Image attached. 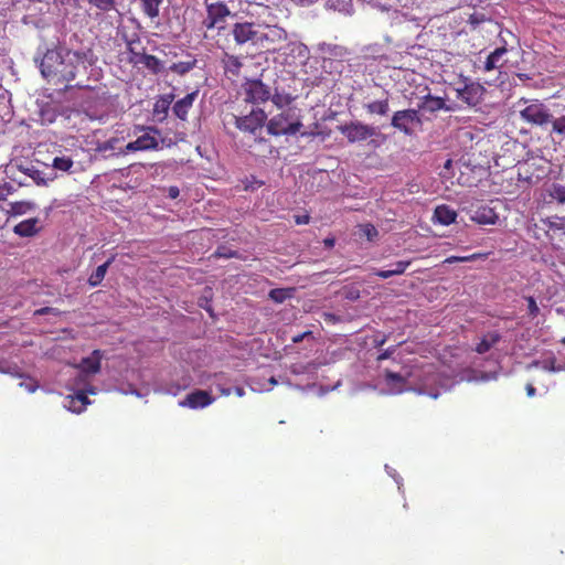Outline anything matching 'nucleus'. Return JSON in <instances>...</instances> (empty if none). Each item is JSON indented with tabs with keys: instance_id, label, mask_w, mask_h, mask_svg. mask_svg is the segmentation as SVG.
<instances>
[{
	"instance_id": "f257e3e1",
	"label": "nucleus",
	"mask_w": 565,
	"mask_h": 565,
	"mask_svg": "<svg viewBox=\"0 0 565 565\" xmlns=\"http://www.w3.org/2000/svg\"><path fill=\"white\" fill-rule=\"evenodd\" d=\"M86 53L55 46L49 49L40 62V71L44 78L54 84L68 83L75 79L77 65L84 63Z\"/></svg>"
},
{
	"instance_id": "f03ea898",
	"label": "nucleus",
	"mask_w": 565,
	"mask_h": 565,
	"mask_svg": "<svg viewBox=\"0 0 565 565\" xmlns=\"http://www.w3.org/2000/svg\"><path fill=\"white\" fill-rule=\"evenodd\" d=\"M259 15L266 17V19L259 21V49L275 52L287 41L288 33L277 24V18L271 13V9L268 6L262 7Z\"/></svg>"
},
{
	"instance_id": "7ed1b4c3",
	"label": "nucleus",
	"mask_w": 565,
	"mask_h": 565,
	"mask_svg": "<svg viewBox=\"0 0 565 565\" xmlns=\"http://www.w3.org/2000/svg\"><path fill=\"white\" fill-rule=\"evenodd\" d=\"M338 129L350 143L365 141L371 138L369 146L375 149L386 140V136L379 132L376 127L362 121H350L339 126Z\"/></svg>"
},
{
	"instance_id": "20e7f679",
	"label": "nucleus",
	"mask_w": 565,
	"mask_h": 565,
	"mask_svg": "<svg viewBox=\"0 0 565 565\" xmlns=\"http://www.w3.org/2000/svg\"><path fill=\"white\" fill-rule=\"evenodd\" d=\"M302 122L290 110L281 111L267 122V131L271 136H292L300 131Z\"/></svg>"
},
{
	"instance_id": "39448f33",
	"label": "nucleus",
	"mask_w": 565,
	"mask_h": 565,
	"mask_svg": "<svg viewBox=\"0 0 565 565\" xmlns=\"http://www.w3.org/2000/svg\"><path fill=\"white\" fill-rule=\"evenodd\" d=\"M391 126L405 136H413L416 128L423 126L419 109L408 108L395 111L391 119Z\"/></svg>"
},
{
	"instance_id": "423d86ee",
	"label": "nucleus",
	"mask_w": 565,
	"mask_h": 565,
	"mask_svg": "<svg viewBox=\"0 0 565 565\" xmlns=\"http://www.w3.org/2000/svg\"><path fill=\"white\" fill-rule=\"evenodd\" d=\"M260 25L258 22H235L231 29V35L238 46L249 44L259 47Z\"/></svg>"
},
{
	"instance_id": "0eeeda50",
	"label": "nucleus",
	"mask_w": 565,
	"mask_h": 565,
	"mask_svg": "<svg viewBox=\"0 0 565 565\" xmlns=\"http://www.w3.org/2000/svg\"><path fill=\"white\" fill-rule=\"evenodd\" d=\"M520 117L529 125L545 127L551 124L553 115L545 104L534 99L520 110Z\"/></svg>"
},
{
	"instance_id": "6e6552de",
	"label": "nucleus",
	"mask_w": 565,
	"mask_h": 565,
	"mask_svg": "<svg viewBox=\"0 0 565 565\" xmlns=\"http://www.w3.org/2000/svg\"><path fill=\"white\" fill-rule=\"evenodd\" d=\"M138 129L145 131V134L136 140L128 142L122 153L158 149L159 142L157 137L160 136V130L154 126H141Z\"/></svg>"
},
{
	"instance_id": "1a4fd4ad",
	"label": "nucleus",
	"mask_w": 565,
	"mask_h": 565,
	"mask_svg": "<svg viewBox=\"0 0 565 565\" xmlns=\"http://www.w3.org/2000/svg\"><path fill=\"white\" fill-rule=\"evenodd\" d=\"M457 99L468 107H477L483 100L486 88L478 82L465 81L462 86L455 88Z\"/></svg>"
},
{
	"instance_id": "9d476101",
	"label": "nucleus",
	"mask_w": 565,
	"mask_h": 565,
	"mask_svg": "<svg viewBox=\"0 0 565 565\" xmlns=\"http://www.w3.org/2000/svg\"><path fill=\"white\" fill-rule=\"evenodd\" d=\"M234 125L243 132L256 134L267 120V114L262 108H254L246 116L233 115Z\"/></svg>"
},
{
	"instance_id": "9b49d317",
	"label": "nucleus",
	"mask_w": 565,
	"mask_h": 565,
	"mask_svg": "<svg viewBox=\"0 0 565 565\" xmlns=\"http://www.w3.org/2000/svg\"><path fill=\"white\" fill-rule=\"evenodd\" d=\"M206 6V19L204 20L203 24L207 30H212L217 28L218 30H222L223 26L221 23H224L226 18L231 14V11L228 7L221 2H207L205 1Z\"/></svg>"
},
{
	"instance_id": "f8f14e48",
	"label": "nucleus",
	"mask_w": 565,
	"mask_h": 565,
	"mask_svg": "<svg viewBox=\"0 0 565 565\" xmlns=\"http://www.w3.org/2000/svg\"><path fill=\"white\" fill-rule=\"evenodd\" d=\"M245 102L254 105L263 104L270 98V89L260 79H249L243 85Z\"/></svg>"
},
{
	"instance_id": "ddd939ff",
	"label": "nucleus",
	"mask_w": 565,
	"mask_h": 565,
	"mask_svg": "<svg viewBox=\"0 0 565 565\" xmlns=\"http://www.w3.org/2000/svg\"><path fill=\"white\" fill-rule=\"evenodd\" d=\"M469 213L470 220L480 225H494L499 220L495 210L488 204L471 206Z\"/></svg>"
},
{
	"instance_id": "4468645a",
	"label": "nucleus",
	"mask_w": 565,
	"mask_h": 565,
	"mask_svg": "<svg viewBox=\"0 0 565 565\" xmlns=\"http://www.w3.org/2000/svg\"><path fill=\"white\" fill-rule=\"evenodd\" d=\"M214 398L206 391L195 390L186 395V397L179 402V406L192 409L204 408L211 405Z\"/></svg>"
},
{
	"instance_id": "2eb2a0df",
	"label": "nucleus",
	"mask_w": 565,
	"mask_h": 565,
	"mask_svg": "<svg viewBox=\"0 0 565 565\" xmlns=\"http://www.w3.org/2000/svg\"><path fill=\"white\" fill-rule=\"evenodd\" d=\"M418 107L419 109L430 114L437 113L439 110L456 111L459 108L457 104L448 105L443 97L433 96L430 94L422 98Z\"/></svg>"
},
{
	"instance_id": "dca6fc26",
	"label": "nucleus",
	"mask_w": 565,
	"mask_h": 565,
	"mask_svg": "<svg viewBox=\"0 0 565 565\" xmlns=\"http://www.w3.org/2000/svg\"><path fill=\"white\" fill-rule=\"evenodd\" d=\"M199 92L194 90L183 98L177 100L172 107L173 114L181 120H186L189 110L192 108Z\"/></svg>"
},
{
	"instance_id": "f3484780",
	"label": "nucleus",
	"mask_w": 565,
	"mask_h": 565,
	"mask_svg": "<svg viewBox=\"0 0 565 565\" xmlns=\"http://www.w3.org/2000/svg\"><path fill=\"white\" fill-rule=\"evenodd\" d=\"M102 359L103 352L100 350H94L89 356L81 360L78 367L85 374H96L100 371Z\"/></svg>"
},
{
	"instance_id": "a211bd4d",
	"label": "nucleus",
	"mask_w": 565,
	"mask_h": 565,
	"mask_svg": "<svg viewBox=\"0 0 565 565\" xmlns=\"http://www.w3.org/2000/svg\"><path fill=\"white\" fill-rule=\"evenodd\" d=\"M67 404L65 407L73 413H82L88 404H90L86 391H78L75 395L66 397Z\"/></svg>"
},
{
	"instance_id": "6ab92c4d",
	"label": "nucleus",
	"mask_w": 565,
	"mask_h": 565,
	"mask_svg": "<svg viewBox=\"0 0 565 565\" xmlns=\"http://www.w3.org/2000/svg\"><path fill=\"white\" fill-rule=\"evenodd\" d=\"M38 223L36 217L24 220L13 227V232L21 237L34 236L39 232Z\"/></svg>"
},
{
	"instance_id": "aec40b11",
	"label": "nucleus",
	"mask_w": 565,
	"mask_h": 565,
	"mask_svg": "<svg viewBox=\"0 0 565 565\" xmlns=\"http://www.w3.org/2000/svg\"><path fill=\"white\" fill-rule=\"evenodd\" d=\"M126 46L130 54L129 62L132 64H136V61L146 53V47L142 45L140 38L136 34L132 39H126Z\"/></svg>"
},
{
	"instance_id": "412c9836",
	"label": "nucleus",
	"mask_w": 565,
	"mask_h": 565,
	"mask_svg": "<svg viewBox=\"0 0 565 565\" xmlns=\"http://www.w3.org/2000/svg\"><path fill=\"white\" fill-rule=\"evenodd\" d=\"M501 340V334L497 331L486 333L480 342L476 345L475 351L479 354L489 352Z\"/></svg>"
},
{
	"instance_id": "4be33fe9",
	"label": "nucleus",
	"mask_w": 565,
	"mask_h": 565,
	"mask_svg": "<svg viewBox=\"0 0 565 565\" xmlns=\"http://www.w3.org/2000/svg\"><path fill=\"white\" fill-rule=\"evenodd\" d=\"M386 97L380 100H374L364 105V109L370 115L386 116L390 111L388 92H385Z\"/></svg>"
},
{
	"instance_id": "5701e85b",
	"label": "nucleus",
	"mask_w": 565,
	"mask_h": 565,
	"mask_svg": "<svg viewBox=\"0 0 565 565\" xmlns=\"http://www.w3.org/2000/svg\"><path fill=\"white\" fill-rule=\"evenodd\" d=\"M456 211L450 209L448 205L443 204L435 209L434 218L443 225H450L456 221Z\"/></svg>"
},
{
	"instance_id": "b1692460",
	"label": "nucleus",
	"mask_w": 565,
	"mask_h": 565,
	"mask_svg": "<svg viewBox=\"0 0 565 565\" xmlns=\"http://www.w3.org/2000/svg\"><path fill=\"white\" fill-rule=\"evenodd\" d=\"M142 64L152 74H159L163 70V63L154 55L145 53L139 60L136 61L135 65Z\"/></svg>"
},
{
	"instance_id": "393cba45",
	"label": "nucleus",
	"mask_w": 565,
	"mask_h": 565,
	"mask_svg": "<svg viewBox=\"0 0 565 565\" xmlns=\"http://www.w3.org/2000/svg\"><path fill=\"white\" fill-rule=\"evenodd\" d=\"M114 262V257H110L107 262L99 265L89 276L88 284L92 287H96L102 284L107 273L108 267Z\"/></svg>"
},
{
	"instance_id": "a878e982",
	"label": "nucleus",
	"mask_w": 565,
	"mask_h": 565,
	"mask_svg": "<svg viewBox=\"0 0 565 565\" xmlns=\"http://www.w3.org/2000/svg\"><path fill=\"white\" fill-rule=\"evenodd\" d=\"M161 3L162 0H141L140 8L145 15L154 20L159 17Z\"/></svg>"
},
{
	"instance_id": "bb28decb",
	"label": "nucleus",
	"mask_w": 565,
	"mask_h": 565,
	"mask_svg": "<svg viewBox=\"0 0 565 565\" xmlns=\"http://www.w3.org/2000/svg\"><path fill=\"white\" fill-rule=\"evenodd\" d=\"M507 53V49L504 46L495 49L491 52L486 62H484V71L490 72L499 66V61Z\"/></svg>"
},
{
	"instance_id": "cd10ccee",
	"label": "nucleus",
	"mask_w": 565,
	"mask_h": 565,
	"mask_svg": "<svg viewBox=\"0 0 565 565\" xmlns=\"http://www.w3.org/2000/svg\"><path fill=\"white\" fill-rule=\"evenodd\" d=\"M295 288H275L268 294L269 298L276 303H282L285 300L294 297Z\"/></svg>"
},
{
	"instance_id": "c85d7f7f",
	"label": "nucleus",
	"mask_w": 565,
	"mask_h": 565,
	"mask_svg": "<svg viewBox=\"0 0 565 565\" xmlns=\"http://www.w3.org/2000/svg\"><path fill=\"white\" fill-rule=\"evenodd\" d=\"M173 98H174V96L172 94L162 96L159 100L156 102L154 107H153V113L156 115L162 114V118H166V116L168 115L170 105L173 102Z\"/></svg>"
},
{
	"instance_id": "c756f323",
	"label": "nucleus",
	"mask_w": 565,
	"mask_h": 565,
	"mask_svg": "<svg viewBox=\"0 0 565 565\" xmlns=\"http://www.w3.org/2000/svg\"><path fill=\"white\" fill-rule=\"evenodd\" d=\"M542 223L547 227V232H556L565 230V216H550L542 220Z\"/></svg>"
},
{
	"instance_id": "7c9ffc66",
	"label": "nucleus",
	"mask_w": 565,
	"mask_h": 565,
	"mask_svg": "<svg viewBox=\"0 0 565 565\" xmlns=\"http://www.w3.org/2000/svg\"><path fill=\"white\" fill-rule=\"evenodd\" d=\"M195 65H196V60L194 57H192L189 61L173 63L170 66V71L182 76V75H185L186 73H189L190 71H192L195 67Z\"/></svg>"
},
{
	"instance_id": "2f4dec72",
	"label": "nucleus",
	"mask_w": 565,
	"mask_h": 565,
	"mask_svg": "<svg viewBox=\"0 0 565 565\" xmlns=\"http://www.w3.org/2000/svg\"><path fill=\"white\" fill-rule=\"evenodd\" d=\"M269 99L273 102V104L278 109H282V108L289 106L292 103L294 97L290 94H287V93L275 92V94L270 93V98Z\"/></svg>"
},
{
	"instance_id": "473e14b6",
	"label": "nucleus",
	"mask_w": 565,
	"mask_h": 565,
	"mask_svg": "<svg viewBox=\"0 0 565 565\" xmlns=\"http://www.w3.org/2000/svg\"><path fill=\"white\" fill-rule=\"evenodd\" d=\"M34 207H35V204L32 202H26V201L12 202V203H10L9 213L11 215H23V214L28 213L29 211L33 210Z\"/></svg>"
},
{
	"instance_id": "72a5a7b5",
	"label": "nucleus",
	"mask_w": 565,
	"mask_h": 565,
	"mask_svg": "<svg viewBox=\"0 0 565 565\" xmlns=\"http://www.w3.org/2000/svg\"><path fill=\"white\" fill-rule=\"evenodd\" d=\"M21 170L23 171L24 174L30 177L35 182V184H38V185H46L47 184V180L44 178V173L42 171H40L39 169H36L35 167L22 168Z\"/></svg>"
},
{
	"instance_id": "f704fd0d",
	"label": "nucleus",
	"mask_w": 565,
	"mask_h": 565,
	"mask_svg": "<svg viewBox=\"0 0 565 565\" xmlns=\"http://www.w3.org/2000/svg\"><path fill=\"white\" fill-rule=\"evenodd\" d=\"M74 166L73 160L70 157H55L52 162V167L56 170L67 172Z\"/></svg>"
},
{
	"instance_id": "c9c22d12",
	"label": "nucleus",
	"mask_w": 565,
	"mask_h": 565,
	"mask_svg": "<svg viewBox=\"0 0 565 565\" xmlns=\"http://www.w3.org/2000/svg\"><path fill=\"white\" fill-rule=\"evenodd\" d=\"M550 196L558 203H565V183H553L550 189Z\"/></svg>"
},
{
	"instance_id": "e433bc0d",
	"label": "nucleus",
	"mask_w": 565,
	"mask_h": 565,
	"mask_svg": "<svg viewBox=\"0 0 565 565\" xmlns=\"http://www.w3.org/2000/svg\"><path fill=\"white\" fill-rule=\"evenodd\" d=\"M488 256V254H481V253H475L472 255H469V256H449L445 259L444 263H447V264H452V263H465V262H472V260H476V259H479V258H486Z\"/></svg>"
},
{
	"instance_id": "4c0bfd02",
	"label": "nucleus",
	"mask_w": 565,
	"mask_h": 565,
	"mask_svg": "<svg viewBox=\"0 0 565 565\" xmlns=\"http://www.w3.org/2000/svg\"><path fill=\"white\" fill-rule=\"evenodd\" d=\"M87 2L103 12L113 10L116 4V0H87Z\"/></svg>"
},
{
	"instance_id": "58836bf2",
	"label": "nucleus",
	"mask_w": 565,
	"mask_h": 565,
	"mask_svg": "<svg viewBox=\"0 0 565 565\" xmlns=\"http://www.w3.org/2000/svg\"><path fill=\"white\" fill-rule=\"evenodd\" d=\"M551 125H552L553 132L565 137V116H561L557 118H554V116H553Z\"/></svg>"
},
{
	"instance_id": "ea45409f",
	"label": "nucleus",
	"mask_w": 565,
	"mask_h": 565,
	"mask_svg": "<svg viewBox=\"0 0 565 565\" xmlns=\"http://www.w3.org/2000/svg\"><path fill=\"white\" fill-rule=\"evenodd\" d=\"M525 300L527 302V315L530 318L534 319L539 316L540 313V308L534 299V297L532 296H527L525 297Z\"/></svg>"
},
{
	"instance_id": "a19ab883",
	"label": "nucleus",
	"mask_w": 565,
	"mask_h": 565,
	"mask_svg": "<svg viewBox=\"0 0 565 565\" xmlns=\"http://www.w3.org/2000/svg\"><path fill=\"white\" fill-rule=\"evenodd\" d=\"M361 232L369 241H374L379 235L376 227L372 224L362 225Z\"/></svg>"
},
{
	"instance_id": "79ce46f5",
	"label": "nucleus",
	"mask_w": 565,
	"mask_h": 565,
	"mask_svg": "<svg viewBox=\"0 0 565 565\" xmlns=\"http://www.w3.org/2000/svg\"><path fill=\"white\" fill-rule=\"evenodd\" d=\"M411 260H398L394 264V274L395 276L396 275H402L406 271V269L409 267L411 265Z\"/></svg>"
},
{
	"instance_id": "37998d69",
	"label": "nucleus",
	"mask_w": 565,
	"mask_h": 565,
	"mask_svg": "<svg viewBox=\"0 0 565 565\" xmlns=\"http://www.w3.org/2000/svg\"><path fill=\"white\" fill-rule=\"evenodd\" d=\"M303 340H315L312 331H305L291 338L292 343H300Z\"/></svg>"
},
{
	"instance_id": "c03bdc74",
	"label": "nucleus",
	"mask_w": 565,
	"mask_h": 565,
	"mask_svg": "<svg viewBox=\"0 0 565 565\" xmlns=\"http://www.w3.org/2000/svg\"><path fill=\"white\" fill-rule=\"evenodd\" d=\"M386 381H387V383H398V384L405 383L404 377L401 374L394 373V372H386Z\"/></svg>"
},
{
	"instance_id": "a18cd8bd",
	"label": "nucleus",
	"mask_w": 565,
	"mask_h": 565,
	"mask_svg": "<svg viewBox=\"0 0 565 565\" xmlns=\"http://www.w3.org/2000/svg\"><path fill=\"white\" fill-rule=\"evenodd\" d=\"M309 222H310V215L309 214L295 215V223L297 225L308 224Z\"/></svg>"
},
{
	"instance_id": "49530a36",
	"label": "nucleus",
	"mask_w": 565,
	"mask_h": 565,
	"mask_svg": "<svg viewBox=\"0 0 565 565\" xmlns=\"http://www.w3.org/2000/svg\"><path fill=\"white\" fill-rule=\"evenodd\" d=\"M374 275L380 277V278H383V279H386V278H390L392 276H395L394 274V270L393 269H388V270H375L374 271Z\"/></svg>"
},
{
	"instance_id": "de8ad7c7",
	"label": "nucleus",
	"mask_w": 565,
	"mask_h": 565,
	"mask_svg": "<svg viewBox=\"0 0 565 565\" xmlns=\"http://www.w3.org/2000/svg\"><path fill=\"white\" fill-rule=\"evenodd\" d=\"M49 313L57 315L56 309L52 308V307H43L35 311V315H38V316H44V315H49Z\"/></svg>"
},
{
	"instance_id": "09e8293b",
	"label": "nucleus",
	"mask_w": 565,
	"mask_h": 565,
	"mask_svg": "<svg viewBox=\"0 0 565 565\" xmlns=\"http://www.w3.org/2000/svg\"><path fill=\"white\" fill-rule=\"evenodd\" d=\"M228 63L232 65V66H235L236 68H239L242 66V63L239 62V58L237 56H230L228 57Z\"/></svg>"
},
{
	"instance_id": "8fccbe9b",
	"label": "nucleus",
	"mask_w": 565,
	"mask_h": 565,
	"mask_svg": "<svg viewBox=\"0 0 565 565\" xmlns=\"http://www.w3.org/2000/svg\"><path fill=\"white\" fill-rule=\"evenodd\" d=\"M395 351L394 348L385 350L383 353H381L377 358V360L382 361L384 359L390 358V355Z\"/></svg>"
},
{
	"instance_id": "3c124183",
	"label": "nucleus",
	"mask_w": 565,
	"mask_h": 565,
	"mask_svg": "<svg viewBox=\"0 0 565 565\" xmlns=\"http://www.w3.org/2000/svg\"><path fill=\"white\" fill-rule=\"evenodd\" d=\"M323 244L327 248H332L335 244V238L334 237H327L323 239Z\"/></svg>"
},
{
	"instance_id": "603ef678",
	"label": "nucleus",
	"mask_w": 565,
	"mask_h": 565,
	"mask_svg": "<svg viewBox=\"0 0 565 565\" xmlns=\"http://www.w3.org/2000/svg\"><path fill=\"white\" fill-rule=\"evenodd\" d=\"M215 255L218 256V257H226V258H230V257H233L235 255L234 252H230V253H226V252H221V249L218 248L216 252H215Z\"/></svg>"
},
{
	"instance_id": "864d4df0",
	"label": "nucleus",
	"mask_w": 565,
	"mask_h": 565,
	"mask_svg": "<svg viewBox=\"0 0 565 565\" xmlns=\"http://www.w3.org/2000/svg\"><path fill=\"white\" fill-rule=\"evenodd\" d=\"M179 195V189L177 186H170L169 188V196L171 199H177Z\"/></svg>"
},
{
	"instance_id": "5fc2aeb1",
	"label": "nucleus",
	"mask_w": 565,
	"mask_h": 565,
	"mask_svg": "<svg viewBox=\"0 0 565 565\" xmlns=\"http://www.w3.org/2000/svg\"><path fill=\"white\" fill-rule=\"evenodd\" d=\"M526 393L530 397L534 396L536 393L535 387L532 384L526 385Z\"/></svg>"
},
{
	"instance_id": "6e6d98bb",
	"label": "nucleus",
	"mask_w": 565,
	"mask_h": 565,
	"mask_svg": "<svg viewBox=\"0 0 565 565\" xmlns=\"http://www.w3.org/2000/svg\"><path fill=\"white\" fill-rule=\"evenodd\" d=\"M385 341H386V337H383L380 340L375 339L374 340L375 347H382L385 343Z\"/></svg>"
},
{
	"instance_id": "4d7b16f0",
	"label": "nucleus",
	"mask_w": 565,
	"mask_h": 565,
	"mask_svg": "<svg viewBox=\"0 0 565 565\" xmlns=\"http://www.w3.org/2000/svg\"><path fill=\"white\" fill-rule=\"evenodd\" d=\"M234 391H235V394H236L237 396H239V397L244 396V394H245V391H244V388H243V387H238V386H237V387H235V390H234Z\"/></svg>"
},
{
	"instance_id": "13d9d810",
	"label": "nucleus",
	"mask_w": 565,
	"mask_h": 565,
	"mask_svg": "<svg viewBox=\"0 0 565 565\" xmlns=\"http://www.w3.org/2000/svg\"><path fill=\"white\" fill-rule=\"evenodd\" d=\"M222 395L228 396L232 393L231 388H220Z\"/></svg>"
},
{
	"instance_id": "bf43d9fd",
	"label": "nucleus",
	"mask_w": 565,
	"mask_h": 565,
	"mask_svg": "<svg viewBox=\"0 0 565 565\" xmlns=\"http://www.w3.org/2000/svg\"><path fill=\"white\" fill-rule=\"evenodd\" d=\"M25 388H26L29 392H31V393H32V392H34V391H35V388H36V387H35V386H33V385H29V384H28V385H25Z\"/></svg>"
},
{
	"instance_id": "052dcab7",
	"label": "nucleus",
	"mask_w": 565,
	"mask_h": 565,
	"mask_svg": "<svg viewBox=\"0 0 565 565\" xmlns=\"http://www.w3.org/2000/svg\"><path fill=\"white\" fill-rule=\"evenodd\" d=\"M269 382H270V384H273V385H276V384H277V380H276L275 377H271V379L269 380Z\"/></svg>"
},
{
	"instance_id": "680f3d73",
	"label": "nucleus",
	"mask_w": 565,
	"mask_h": 565,
	"mask_svg": "<svg viewBox=\"0 0 565 565\" xmlns=\"http://www.w3.org/2000/svg\"><path fill=\"white\" fill-rule=\"evenodd\" d=\"M544 369H546V370H554L553 366L548 367L546 364L544 365Z\"/></svg>"
},
{
	"instance_id": "e2e57ef3",
	"label": "nucleus",
	"mask_w": 565,
	"mask_h": 565,
	"mask_svg": "<svg viewBox=\"0 0 565 565\" xmlns=\"http://www.w3.org/2000/svg\"><path fill=\"white\" fill-rule=\"evenodd\" d=\"M88 392H89L90 394H95V390H94V388H90Z\"/></svg>"
},
{
	"instance_id": "0e129e2a",
	"label": "nucleus",
	"mask_w": 565,
	"mask_h": 565,
	"mask_svg": "<svg viewBox=\"0 0 565 565\" xmlns=\"http://www.w3.org/2000/svg\"><path fill=\"white\" fill-rule=\"evenodd\" d=\"M562 343L565 344V337L562 339Z\"/></svg>"
}]
</instances>
